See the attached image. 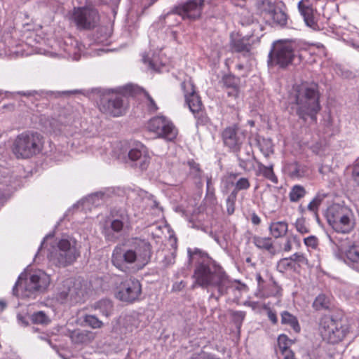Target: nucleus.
I'll return each mask as SVG.
<instances>
[{
    "label": "nucleus",
    "instance_id": "774afa93",
    "mask_svg": "<svg viewBox=\"0 0 359 359\" xmlns=\"http://www.w3.org/2000/svg\"><path fill=\"white\" fill-rule=\"evenodd\" d=\"M284 358L283 359H296L294 358V354L292 351L288 352H285V353L283 354Z\"/></svg>",
    "mask_w": 359,
    "mask_h": 359
},
{
    "label": "nucleus",
    "instance_id": "6ab92c4d",
    "mask_svg": "<svg viewBox=\"0 0 359 359\" xmlns=\"http://www.w3.org/2000/svg\"><path fill=\"white\" fill-rule=\"evenodd\" d=\"M251 36L233 37L231 36L230 48L233 52L241 53L243 57H250L252 43Z\"/></svg>",
    "mask_w": 359,
    "mask_h": 359
},
{
    "label": "nucleus",
    "instance_id": "338daca9",
    "mask_svg": "<svg viewBox=\"0 0 359 359\" xmlns=\"http://www.w3.org/2000/svg\"><path fill=\"white\" fill-rule=\"evenodd\" d=\"M353 177L355 182L359 184V166L355 167L353 170Z\"/></svg>",
    "mask_w": 359,
    "mask_h": 359
},
{
    "label": "nucleus",
    "instance_id": "4be33fe9",
    "mask_svg": "<svg viewBox=\"0 0 359 359\" xmlns=\"http://www.w3.org/2000/svg\"><path fill=\"white\" fill-rule=\"evenodd\" d=\"M285 172L292 179H299L308 174L307 167L297 161L287 163L284 166Z\"/></svg>",
    "mask_w": 359,
    "mask_h": 359
},
{
    "label": "nucleus",
    "instance_id": "0e129e2a",
    "mask_svg": "<svg viewBox=\"0 0 359 359\" xmlns=\"http://www.w3.org/2000/svg\"><path fill=\"white\" fill-rule=\"evenodd\" d=\"M251 221L253 224L259 225L261 222V219L256 213H252L251 215Z\"/></svg>",
    "mask_w": 359,
    "mask_h": 359
},
{
    "label": "nucleus",
    "instance_id": "b1692460",
    "mask_svg": "<svg viewBox=\"0 0 359 359\" xmlns=\"http://www.w3.org/2000/svg\"><path fill=\"white\" fill-rule=\"evenodd\" d=\"M281 288L274 280L272 275L269 276V282L263 287L257 297L259 298H269L271 297H276L280 294Z\"/></svg>",
    "mask_w": 359,
    "mask_h": 359
},
{
    "label": "nucleus",
    "instance_id": "c85d7f7f",
    "mask_svg": "<svg viewBox=\"0 0 359 359\" xmlns=\"http://www.w3.org/2000/svg\"><path fill=\"white\" fill-rule=\"evenodd\" d=\"M270 233L276 238H282L286 235L288 231V224L286 222H273L269 227Z\"/></svg>",
    "mask_w": 359,
    "mask_h": 359
},
{
    "label": "nucleus",
    "instance_id": "de8ad7c7",
    "mask_svg": "<svg viewBox=\"0 0 359 359\" xmlns=\"http://www.w3.org/2000/svg\"><path fill=\"white\" fill-rule=\"evenodd\" d=\"M290 257V259H292V261L293 262V263L296 262L298 263L299 264H308L309 262L307 258L302 253L296 252Z\"/></svg>",
    "mask_w": 359,
    "mask_h": 359
},
{
    "label": "nucleus",
    "instance_id": "ddd939ff",
    "mask_svg": "<svg viewBox=\"0 0 359 359\" xmlns=\"http://www.w3.org/2000/svg\"><path fill=\"white\" fill-rule=\"evenodd\" d=\"M72 19L79 29H91L97 25L100 17L96 9L78 7L74 8Z\"/></svg>",
    "mask_w": 359,
    "mask_h": 359
},
{
    "label": "nucleus",
    "instance_id": "a18cd8bd",
    "mask_svg": "<svg viewBox=\"0 0 359 359\" xmlns=\"http://www.w3.org/2000/svg\"><path fill=\"white\" fill-rule=\"evenodd\" d=\"M278 267L283 271L294 269V264L290 259V257L283 258L279 261Z\"/></svg>",
    "mask_w": 359,
    "mask_h": 359
},
{
    "label": "nucleus",
    "instance_id": "6e6d98bb",
    "mask_svg": "<svg viewBox=\"0 0 359 359\" xmlns=\"http://www.w3.org/2000/svg\"><path fill=\"white\" fill-rule=\"evenodd\" d=\"M102 196H103L102 194H98V193L94 194H92L88 196V201H89L90 202H91L93 203H97V205H99L100 204L99 201L102 200Z\"/></svg>",
    "mask_w": 359,
    "mask_h": 359
},
{
    "label": "nucleus",
    "instance_id": "680f3d73",
    "mask_svg": "<svg viewBox=\"0 0 359 359\" xmlns=\"http://www.w3.org/2000/svg\"><path fill=\"white\" fill-rule=\"evenodd\" d=\"M186 286L184 281L181 280L180 282L175 283L172 285V290L180 291Z\"/></svg>",
    "mask_w": 359,
    "mask_h": 359
},
{
    "label": "nucleus",
    "instance_id": "9d476101",
    "mask_svg": "<svg viewBox=\"0 0 359 359\" xmlns=\"http://www.w3.org/2000/svg\"><path fill=\"white\" fill-rule=\"evenodd\" d=\"M98 104L102 112L114 117L123 115L128 107L126 99L110 90H104L100 93Z\"/></svg>",
    "mask_w": 359,
    "mask_h": 359
},
{
    "label": "nucleus",
    "instance_id": "a211bd4d",
    "mask_svg": "<svg viewBox=\"0 0 359 359\" xmlns=\"http://www.w3.org/2000/svg\"><path fill=\"white\" fill-rule=\"evenodd\" d=\"M128 160L133 166L139 167L142 170H146L150 162V157L147 154L146 147L140 145L131 149L128 152Z\"/></svg>",
    "mask_w": 359,
    "mask_h": 359
},
{
    "label": "nucleus",
    "instance_id": "f03ea898",
    "mask_svg": "<svg viewBox=\"0 0 359 359\" xmlns=\"http://www.w3.org/2000/svg\"><path fill=\"white\" fill-rule=\"evenodd\" d=\"M151 254L149 242L135 238L114 248L111 262L118 270L132 273L143 269L150 262Z\"/></svg>",
    "mask_w": 359,
    "mask_h": 359
},
{
    "label": "nucleus",
    "instance_id": "6e6552de",
    "mask_svg": "<svg viewBox=\"0 0 359 359\" xmlns=\"http://www.w3.org/2000/svg\"><path fill=\"white\" fill-rule=\"evenodd\" d=\"M50 283L49 275L41 270H37L32 273L29 278L23 280L20 276L18 281L13 288V293L18 296V287L22 288V295L29 297L35 292H43L47 289Z\"/></svg>",
    "mask_w": 359,
    "mask_h": 359
},
{
    "label": "nucleus",
    "instance_id": "13d9d810",
    "mask_svg": "<svg viewBox=\"0 0 359 359\" xmlns=\"http://www.w3.org/2000/svg\"><path fill=\"white\" fill-rule=\"evenodd\" d=\"M319 359H329L332 357L331 353H327V348L322 347L318 350Z\"/></svg>",
    "mask_w": 359,
    "mask_h": 359
},
{
    "label": "nucleus",
    "instance_id": "bb28decb",
    "mask_svg": "<svg viewBox=\"0 0 359 359\" xmlns=\"http://www.w3.org/2000/svg\"><path fill=\"white\" fill-rule=\"evenodd\" d=\"M269 18L273 25L280 27H286L289 19L286 12L278 6H277Z\"/></svg>",
    "mask_w": 359,
    "mask_h": 359
},
{
    "label": "nucleus",
    "instance_id": "a19ab883",
    "mask_svg": "<svg viewBox=\"0 0 359 359\" xmlns=\"http://www.w3.org/2000/svg\"><path fill=\"white\" fill-rule=\"evenodd\" d=\"M271 275L268 271H266V278H264L260 273H257L255 275V279L257 283V289L255 293L256 297L259 292L263 290V287L269 282V276Z\"/></svg>",
    "mask_w": 359,
    "mask_h": 359
},
{
    "label": "nucleus",
    "instance_id": "f8f14e48",
    "mask_svg": "<svg viewBox=\"0 0 359 359\" xmlns=\"http://www.w3.org/2000/svg\"><path fill=\"white\" fill-rule=\"evenodd\" d=\"M147 128L158 137L168 141L174 140L177 135V129L172 121L164 116H157L151 118L148 122Z\"/></svg>",
    "mask_w": 359,
    "mask_h": 359
},
{
    "label": "nucleus",
    "instance_id": "c03bdc74",
    "mask_svg": "<svg viewBox=\"0 0 359 359\" xmlns=\"http://www.w3.org/2000/svg\"><path fill=\"white\" fill-rule=\"evenodd\" d=\"M55 299L57 302L62 304L69 299L68 291L65 289L64 282L62 286L59 288L58 292L55 294Z\"/></svg>",
    "mask_w": 359,
    "mask_h": 359
},
{
    "label": "nucleus",
    "instance_id": "79ce46f5",
    "mask_svg": "<svg viewBox=\"0 0 359 359\" xmlns=\"http://www.w3.org/2000/svg\"><path fill=\"white\" fill-rule=\"evenodd\" d=\"M236 191H233L226 199V210L229 215H233L235 211V203L236 201Z\"/></svg>",
    "mask_w": 359,
    "mask_h": 359
},
{
    "label": "nucleus",
    "instance_id": "864d4df0",
    "mask_svg": "<svg viewBox=\"0 0 359 359\" xmlns=\"http://www.w3.org/2000/svg\"><path fill=\"white\" fill-rule=\"evenodd\" d=\"M248 156L250 157V152H248ZM238 165L239 166L243 168V170H248V165L250 161L249 158H243L240 156H238Z\"/></svg>",
    "mask_w": 359,
    "mask_h": 359
},
{
    "label": "nucleus",
    "instance_id": "4c0bfd02",
    "mask_svg": "<svg viewBox=\"0 0 359 359\" xmlns=\"http://www.w3.org/2000/svg\"><path fill=\"white\" fill-rule=\"evenodd\" d=\"M325 197V194H317L315 198L309 203L308 210L312 212L316 217L318 216V207Z\"/></svg>",
    "mask_w": 359,
    "mask_h": 359
},
{
    "label": "nucleus",
    "instance_id": "e433bc0d",
    "mask_svg": "<svg viewBox=\"0 0 359 359\" xmlns=\"http://www.w3.org/2000/svg\"><path fill=\"white\" fill-rule=\"evenodd\" d=\"M31 320L34 324L45 325L49 324L50 322L49 317L45 313V312L41 311L34 312L31 316Z\"/></svg>",
    "mask_w": 359,
    "mask_h": 359
},
{
    "label": "nucleus",
    "instance_id": "2eb2a0df",
    "mask_svg": "<svg viewBox=\"0 0 359 359\" xmlns=\"http://www.w3.org/2000/svg\"><path fill=\"white\" fill-rule=\"evenodd\" d=\"M205 6V0H187L175 8V13L183 20L194 21L199 19Z\"/></svg>",
    "mask_w": 359,
    "mask_h": 359
},
{
    "label": "nucleus",
    "instance_id": "473e14b6",
    "mask_svg": "<svg viewBox=\"0 0 359 359\" xmlns=\"http://www.w3.org/2000/svg\"><path fill=\"white\" fill-rule=\"evenodd\" d=\"M277 5L271 0H258L256 8L261 15L269 16L277 8Z\"/></svg>",
    "mask_w": 359,
    "mask_h": 359
},
{
    "label": "nucleus",
    "instance_id": "bf43d9fd",
    "mask_svg": "<svg viewBox=\"0 0 359 359\" xmlns=\"http://www.w3.org/2000/svg\"><path fill=\"white\" fill-rule=\"evenodd\" d=\"M267 316L273 324L276 325L278 323L276 314L271 309H267Z\"/></svg>",
    "mask_w": 359,
    "mask_h": 359
},
{
    "label": "nucleus",
    "instance_id": "5fc2aeb1",
    "mask_svg": "<svg viewBox=\"0 0 359 359\" xmlns=\"http://www.w3.org/2000/svg\"><path fill=\"white\" fill-rule=\"evenodd\" d=\"M189 222L191 224L192 228L206 231V227L203 225V224H202L201 222H195L193 217L190 219Z\"/></svg>",
    "mask_w": 359,
    "mask_h": 359
},
{
    "label": "nucleus",
    "instance_id": "4d7b16f0",
    "mask_svg": "<svg viewBox=\"0 0 359 359\" xmlns=\"http://www.w3.org/2000/svg\"><path fill=\"white\" fill-rule=\"evenodd\" d=\"M196 114V117H197V118H198L197 124L205 125L208 123V118L206 116L203 114L202 110L201 111V112L199 114Z\"/></svg>",
    "mask_w": 359,
    "mask_h": 359
},
{
    "label": "nucleus",
    "instance_id": "412c9836",
    "mask_svg": "<svg viewBox=\"0 0 359 359\" xmlns=\"http://www.w3.org/2000/svg\"><path fill=\"white\" fill-rule=\"evenodd\" d=\"M222 82L229 97L236 98L238 96L241 83L239 77L232 74H226L223 76Z\"/></svg>",
    "mask_w": 359,
    "mask_h": 359
},
{
    "label": "nucleus",
    "instance_id": "72a5a7b5",
    "mask_svg": "<svg viewBox=\"0 0 359 359\" xmlns=\"http://www.w3.org/2000/svg\"><path fill=\"white\" fill-rule=\"evenodd\" d=\"M257 164L258 170L256 173L257 175H262L273 183H278V178L274 174L272 166H266L260 162H258Z\"/></svg>",
    "mask_w": 359,
    "mask_h": 359
},
{
    "label": "nucleus",
    "instance_id": "423d86ee",
    "mask_svg": "<svg viewBox=\"0 0 359 359\" xmlns=\"http://www.w3.org/2000/svg\"><path fill=\"white\" fill-rule=\"evenodd\" d=\"M328 224L338 233H348L354 227L353 215L350 209L339 204L330 206L325 213Z\"/></svg>",
    "mask_w": 359,
    "mask_h": 359
},
{
    "label": "nucleus",
    "instance_id": "7ed1b4c3",
    "mask_svg": "<svg viewBox=\"0 0 359 359\" xmlns=\"http://www.w3.org/2000/svg\"><path fill=\"white\" fill-rule=\"evenodd\" d=\"M320 93L316 83H302L294 86L290 93L292 109L299 119L306 123L309 119L311 123H316L317 114L321 110L320 104Z\"/></svg>",
    "mask_w": 359,
    "mask_h": 359
},
{
    "label": "nucleus",
    "instance_id": "8fccbe9b",
    "mask_svg": "<svg viewBox=\"0 0 359 359\" xmlns=\"http://www.w3.org/2000/svg\"><path fill=\"white\" fill-rule=\"evenodd\" d=\"M304 243L307 247L316 249L318 245V238L315 236H310L304 239Z\"/></svg>",
    "mask_w": 359,
    "mask_h": 359
},
{
    "label": "nucleus",
    "instance_id": "dca6fc26",
    "mask_svg": "<svg viewBox=\"0 0 359 359\" xmlns=\"http://www.w3.org/2000/svg\"><path fill=\"white\" fill-rule=\"evenodd\" d=\"M184 91L185 102L193 114H199L203 108L200 96L196 92L195 86L191 81H184L181 83Z\"/></svg>",
    "mask_w": 359,
    "mask_h": 359
},
{
    "label": "nucleus",
    "instance_id": "a878e982",
    "mask_svg": "<svg viewBox=\"0 0 359 359\" xmlns=\"http://www.w3.org/2000/svg\"><path fill=\"white\" fill-rule=\"evenodd\" d=\"M298 8L304 18L306 25L309 27L315 29L317 24L314 20L313 8L309 6L304 4L302 1L298 3Z\"/></svg>",
    "mask_w": 359,
    "mask_h": 359
},
{
    "label": "nucleus",
    "instance_id": "1a4fd4ad",
    "mask_svg": "<svg viewBox=\"0 0 359 359\" xmlns=\"http://www.w3.org/2000/svg\"><path fill=\"white\" fill-rule=\"evenodd\" d=\"M319 330L323 339L336 344L344 339L348 332V327L341 320L325 316L320 319Z\"/></svg>",
    "mask_w": 359,
    "mask_h": 359
},
{
    "label": "nucleus",
    "instance_id": "c756f323",
    "mask_svg": "<svg viewBox=\"0 0 359 359\" xmlns=\"http://www.w3.org/2000/svg\"><path fill=\"white\" fill-rule=\"evenodd\" d=\"M126 90H128L133 95L140 94L142 93L144 97L148 100V108L150 111L154 112L158 109V107L154 100V99L150 96V95L143 88L134 85H128L126 86Z\"/></svg>",
    "mask_w": 359,
    "mask_h": 359
},
{
    "label": "nucleus",
    "instance_id": "7c9ffc66",
    "mask_svg": "<svg viewBox=\"0 0 359 359\" xmlns=\"http://www.w3.org/2000/svg\"><path fill=\"white\" fill-rule=\"evenodd\" d=\"M253 243L259 249L265 250L272 255L276 253L271 238L255 236Z\"/></svg>",
    "mask_w": 359,
    "mask_h": 359
},
{
    "label": "nucleus",
    "instance_id": "f257e3e1",
    "mask_svg": "<svg viewBox=\"0 0 359 359\" xmlns=\"http://www.w3.org/2000/svg\"><path fill=\"white\" fill-rule=\"evenodd\" d=\"M189 260L194 264L193 278L194 284L212 292L210 297L218 300L236 287L223 267L209 255L198 248L188 249Z\"/></svg>",
    "mask_w": 359,
    "mask_h": 359
},
{
    "label": "nucleus",
    "instance_id": "5701e85b",
    "mask_svg": "<svg viewBox=\"0 0 359 359\" xmlns=\"http://www.w3.org/2000/svg\"><path fill=\"white\" fill-rule=\"evenodd\" d=\"M69 337L76 344H88L95 338V334L89 330H75L70 332Z\"/></svg>",
    "mask_w": 359,
    "mask_h": 359
},
{
    "label": "nucleus",
    "instance_id": "9b49d317",
    "mask_svg": "<svg viewBox=\"0 0 359 359\" xmlns=\"http://www.w3.org/2000/svg\"><path fill=\"white\" fill-rule=\"evenodd\" d=\"M141 294L142 285L135 278H129L121 282L115 292L116 298L126 304H133L139 301Z\"/></svg>",
    "mask_w": 359,
    "mask_h": 359
},
{
    "label": "nucleus",
    "instance_id": "58836bf2",
    "mask_svg": "<svg viewBox=\"0 0 359 359\" xmlns=\"http://www.w3.org/2000/svg\"><path fill=\"white\" fill-rule=\"evenodd\" d=\"M278 346L280 353L283 354L285 353V352H288L291 351L289 349V345L290 344V340L285 334H280L278 338Z\"/></svg>",
    "mask_w": 359,
    "mask_h": 359
},
{
    "label": "nucleus",
    "instance_id": "37998d69",
    "mask_svg": "<svg viewBox=\"0 0 359 359\" xmlns=\"http://www.w3.org/2000/svg\"><path fill=\"white\" fill-rule=\"evenodd\" d=\"M294 225L297 231L301 234H305L309 232V228L306 225V220L304 217L297 219Z\"/></svg>",
    "mask_w": 359,
    "mask_h": 359
},
{
    "label": "nucleus",
    "instance_id": "39448f33",
    "mask_svg": "<svg viewBox=\"0 0 359 359\" xmlns=\"http://www.w3.org/2000/svg\"><path fill=\"white\" fill-rule=\"evenodd\" d=\"M50 259L59 266H67L74 263L80 256L75 238L67 236L60 239L50 253Z\"/></svg>",
    "mask_w": 359,
    "mask_h": 359
},
{
    "label": "nucleus",
    "instance_id": "cd10ccee",
    "mask_svg": "<svg viewBox=\"0 0 359 359\" xmlns=\"http://www.w3.org/2000/svg\"><path fill=\"white\" fill-rule=\"evenodd\" d=\"M91 308L94 310H98L102 316L109 317L113 313L114 304L111 300L103 299L93 304Z\"/></svg>",
    "mask_w": 359,
    "mask_h": 359
},
{
    "label": "nucleus",
    "instance_id": "052dcab7",
    "mask_svg": "<svg viewBox=\"0 0 359 359\" xmlns=\"http://www.w3.org/2000/svg\"><path fill=\"white\" fill-rule=\"evenodd\" d=\"M232 316L236 320L242 321L245 318V313L244 311H233L232 313Z\"/></svg>",
    "mask_w": 359,
    "mask_h": 359
},
{
    "label": "nucleus",
    "instance_id": "aec40b11",
    "mask_svg": "<svg viewBox=\"0 0 359 359\" xmlns=\"http://www.w3.org/2000/svg\"><path fill=\"white\" fill-rule=\"evenodd\" d=\"M65 289L68 291L69 299L74 302L82 300L84 292L80 282H75L72 278L64 280Z\"/></svg>",
    "mask_w": 359,
    "mask_h": 359
},
{
    "label": "nucleus",
    "instance_id": "f704fd0d",
    "mask_svg": "<svg viewBox=\"0 0 359 359\" xmlns=\"http://www.w3.org/2000/svg\"><path fill=\"white\" fill-rule=\"evenodd\" d=\"M306 191L304 187L301 185H294L291 188L289 193V198L291 202H297L304 198Z\"/></svg>",
    "mask_w": 359,
    "mask_h": 359
},
{
    "label": "nucleus",
    "instance_id": "2f4dec72",
    "mask_svg": "<svg viewBox=\"0 0 359 359\" xmlns=\"http://www.w3.org/2000/svg\"><path fill=\"white\" fill-rule=\"evenodd\" d=\"M281 324L288 325L296 332H300L301 327L296 316L287 311H284L280 314Z\"/></svg>",
    "mask_w": 359,
    "mask_h": 359
},
{
    "label": "nucleus",
    "instance_id": "20e7f679",
    "mask_svg": "<svg viewBox=\"0 0 359 359\" xmlns=\"http://www.w3.org/2000/svg\"><path fill=\"white\" fill-rule=\"evenodd\" d=\"M42 147V137L39 133L26 131L15 137L12 151L18 158H29L39 154Z\"/></svg>",
    "mask_w": 359,
    "mask_h": 359
},
{
    "label": "nucleus",
    "instance_id": "09e8293b",
    "mask_svg": "<svg viewBox=\"0 0 359 359\" xmlns=\"http://www.w3.org/2000/svg\"><path fill=\"white\" fill-rule=\"evenodd\" d=\"M123 220H124L123 218L122 220L118 219L112 220L111 222V225H110L111 229L116 233L121 232L122 231V229L123 228V225H124Z\"/></svg>",
    "mask_w": 359,
    "mask_h": 359
},
{
    "label": "nucleus",
    "instance_id": "f3484780",
    "mask_svg": "<svg viewBox=\"0 0 359 359\" xmlns=\"http://www.w3.org/2000/svg\"><path fill=\"white\" fill-rule=\"evenodd\" d=\"M222 137L224 145L230 149L235 151L240 149L243 137L238 133V128L236 126L226 127L222 133Z\"/></svg>",
    "mask_w": 359,
    "mask_h": 359
},
{
    "label": "nucleus",
    "instance_id": "c9c22d12",
    "mask_svg": "<svg viewBox=\"0 0 359 359\" xmlns=\"http://www.w3.org/2000/svg\"><path fill=\"white\" fill-rule=\"evenodd\" d=\"M330 304V298L324 294H320L316 297L313 303V307L317 311L327 309Z\"/></svg>",
    "mask_w": 359,
    "mask_h": 359
},
{
    "label": "nucleus",
    "instance_id": "69168bd1",
    "mask_svg": "<svg viewBox=\"0 0 359 359\" xmlns=\"http://www.w3.org/2000/svg\"><path fill=\"white\" fill-rule=\"evenodd\" d=\"M283 250L285 252H290L292 250V239L290 238H287Z\"/></svg>",
    "mask_w": 359,
    "mask_h": 359
},
{
    "label": "nucleus",
    "instance_id": "4468645a",
    "mask_svg": "<svg viewBox=\"0 0 359 359\" xmlns=\"http://www.w3.org/2000/svg\"><path fill=\"white\" fill-rule=\"evenodd\" d=\"M43 126L49 131L55 133H63L69 135L71 133V126L73 116L67 114L66 111L60 113L57 118H45L41 119Z\"/></svg>",
    "mask_w": 359,
    "mask_h": 359
},
{
    "label": "nucleus",
    "instance_id": "ea45409f",
    "mask_svg": "<svg viewBox=\"0 0 359 359\" xmlns=\"http://www.w3.org/2000/svg\"><path fill=\"white\" fill-rule=\"evenodd\" d=\"M83 320L88 326L93 329L100 328L103 326V323L94 315H86Z\"/></svg>",
    "mask_w": 359,
    "mask_h": 359
},
{
    "label": "nucleus",
    "instance_id": "603ef678",
    "mask_svg": "<svg viewBox=\"0 0 359 359\" xmlns=\"http://www.w3.org/2000/svg\"><path fill=\"white\" fill-rule=\"evenodd\" d=\"M263 142L266 145V149H264L263 147H262V145L260 144V149L261 151L263 152L264 155L266 156V157H268L269 156V155L273 153V150H272V147H271V144L270 142H268V141H265L264 140Z\"/></svg>",
    "mask_w": 359,
    "mask_h": 359
},
{
    "label": "nucleus",
    "instance_id": "e2e57ef3",
    "mask_svg": "<svg viewBox=\"0 0 359 359\" xmlns=\"http://www.w3.org/2000/svg\"><path fill=\"white\" fill-rule=\"evenodd\" d=\"M18 94L20 95H22V96H25V97L35 96L36 95H39V93L36 90L27 91V92L22 91V92H18Z\"/></svg>",
    "mask_w": 359,
    "mask_h": 359
},
{
    "label": "nucleus",
    "instance_id": "49530a36",
    "mask_svg": "<svg viewBox=\"0 0 359 359\" xmlns=\"http://www.w3.org/2000/svg\"><path fill=\"white\" fill-rule=\"evenodd\" d=\"M250 186V183L248 178L241 177L236 183V189L234 191L246 190Z\"/></svg>",
    "mask_w": 359,
    "mask_h": 359
},
{
    "label": "nucleus",
    "instance_id": "3c124183",
    "mask_svg": "<svg viewBox=\"0 0 359 359\" xmlns=\"http://www.w3.org/2000/svg\"><path fill=\"white\" fill-rule=\"evenodd\" d=\"M189 359H219L214 355L208 353L205 351H201L200 353H194Z\"/></svg>",
    "mask_w": 359,
    "mask_h": 359
},
{
    "label": "nucleus",
    "instance_id": "393cba45",
    "mask_svg": "<svg viewBox=\"0 0 359 359\" xmlns=\"http://www.w3.org/2000/svg\"><path fill=\"white\" fill-rule=\"evenodd\" d=\"M346 262L351 267L359 271V247L351 245L345 251Z\"/></svg>",
    "mask_w": 359,
    "mask_h": 359
},
{
    "label": "nucleus",
    "instance_id": "0eeeda50",
    "mask_svg": "<svg viewBox=\"0 0 359 359\" xmlns=\"http://www.w3.org/2000/svg\"><path fill=\"white\" fill-rule=\"evenodd\" d=\"M297 43L294 40H278L275 41L269 53V66L285 68L292 62Z\"/></svg>",
    "mask_w": 359,
    "mask_h": 359
}]
</instances>
